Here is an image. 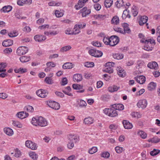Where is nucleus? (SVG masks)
Here are the masks:
<instances>
[{
  "label": "nucleus",
  "mask_w": 160,
  "mask_h": 160,
  "mask_svg": "<svg viewBox=\"0 0 160 160\" xmlns=\"http://www.w3.org/2000/svg\"><path fill=\"white\" fill-rule=\"evenodd\" d=\"M32 123L35 126L44 127L48 124L46 119L42 117H33L32 119Z\"/></svg>",
  "instance_id": "nucleus-1"
},
{
  "label": "nucleus",
  "mask_w": 160,
  "mask_h": 160,
  "mask_svg": "<svg viewBox=\"0 0 160 160\" xmlns=\"http://www.w3.org/2000/svg\"><path fill=\"white\" fill-rule=\"evenodd\" d=\"M110 108H106L103 112L105 114L111 117H116L118 115L117 112L111 106Z\"/></svg>",
  "instance_id": "nucleus-2"
},
{
  "label": "nucleus",
  "mask_w": 160,
  "mask_h": 160,
  "mask_svg": "<svg viewBox=\"0 0 160 160\" xmlns=\"http://www.w3.org/2000/svg\"><path fill=\"white\" fill-rule=\"evenodd\" d=\"M88 53L91 55L95 57H101L103 54L102 52L98 50L94 49H91L89 50Z\"/></svg>",
  "instance_id": "nucleus-3"
},
{
  "label": "nucleus",
  "mask_w": 160,
  "mask_h": 160,
  "mask_svg": "<svg viewBox=\"0 0 160 160\" xmlns=\"http://www.w3.org/2000/svg\"><path fill=\"white\" fill-rule=\"evenodd\" d=\"M114 64L113 62H108L106 63L105 68L104 71L109 73H112L113 71V67Z\"/></svg>",
  "instance_id": "nucleus-4"
},
{
  "label": "nucleus",
  "mask_w": 160,
  "mask_h": 160,
  "mask_svg": "<svg viewBox=\"0 0 160 160\" xmlns=\"http://www.w3.org/2000/svg\"><path fill=\"white\" fill-rule=\"evenodd\" d=\"M118 37L116 36H112L109 38V45L114 46L117 45L119 42Z\"/></svg>",
  "instance_id": "nucleus-5"
},
{
  "label": "nucleus",
  "mask_w": 160,
  "mask_h": 160,
  "mask_svg": "<svg viewBox=\"0 0 160 160\" xmlns=\"http://www.w3.org/2000/svg\"><path fill=\"white\" fill-rule=\"evenodd\" d=\"M47 105L50 107L55 110H58L60 108L59 104L58 102L54 101L48 102Z\"/></svg>",
  "instance_id": "nucleus-6"
},
{
  "label": "nucleus",
  "mask_w": 160,
  "mask_h": 160,
  "mask_svg": "<svg viewBox=\"0 0 160 160\" xmlns=\"http://www.w3.org/2000/svg\"><path fill=\"white\" fill-rule=\"evenodd\" d=\"M37 95L41 98H46L48 94V92L46 90L40 89L37 90L36 92Z\"/></svg>",
  "instance_id": "nucleus-7"
},
{
  "label": "nucleus",
  "mask_w": 160,
  "mask_h": 160,
  "mask_svg": "<svg viewBox=\"0 0 160 160\" xmlns=\"http://www.w3.org/2000/svg\"><path fill=\"white\" fill-rule=\"evenodd\" d=\"M28 48L25 46H21L19 47L17 49V52L19 55L24 54L28 51Z\"/></svg>",
  "instance_id": "nucleus-8"
},
{
  "label": "nucleus",
  "mask_w": 160,
  "mask_h": 160,
  "mask_svg": "<svg viewBox=\"0 0 160 160\" xmlns=\"http://www.w3.org/2000/svg\"><path fill=\"white\" fill-rule=\"evenodd\" d=\"M25 145L26 147L32 150H36L37 148L35 143L29 140H27L26 142Z\"/></svg>",
  "instance_id": "nucleus-9"
},
{
  "label": "nucleus",
  "mask_w": 160,
  "mask_h": 160,
  "mask_svg": "<svg viewBox=\"0 0 160 160\" xmlns=\"http://www.w3.org/2000/svg\"><path fill=\"white\" fill-rule=\"evenodd\" d=\"M147 105V101L146 99L140 100L137 104L138 107L142 109L145 108Z\"/></svg>",
  "instance_id": "nucleus-10"
},
{
  "label": "nucleus",
  "mask_w": 160,
  "mask_h": 160,
  "mask_svg": "<svg viewBox=\"0 0 160 160\" xmlns=\"http://www.w3.org/2000/svg\"><path fill=\"white\" fill-rule=\"evenodd\" d=\"M88 0H79L78 1V5H76L75 6L76 9H79L82 8L85 3H86Z\"/></svg>",
  "instance_id": "nucleus-11"
},
{
  "label": "nucleus",
  "mask_w": 160,
  "mask_h": 160,
  "mask_svg": "<svg viewBox=\"0 0 160 160\" xmlns=\"http://www.w3.org/2000/svg\"><path fill=\"white\" fill-rule=\"evenodd\" d=\"M117 70L118 74L120 77H124L126 76V72L121 67H118Z\"/></svg>",
  "instance_id": "nucleus-12"
},
{
  "label": "nucleus",
  "mask_w": 160,
  "mask_h": 160,
  "mask_svg": "<svg viewBox=\"0 0 160 160\" xmlns=\"http://www.w3.org/2000/svg\"><path fill=\"white\" fill-rule=\"evenodd\" d=\"M28 113L24 111L20 112L16 114V116L18 118L23 119L26 118L28 116Z\"/></svg>",
  "instance_id": "nucleus-13"
},
{
  "label": "nucleus",
  "mask_w": 160,
  "mask_h": 160,
  "mask_svg": "<svg viewBox=\"0 0 160 160\" xmlns=\"http://www.w3.org/2000/svg\"><path fill=\"white\" fill-rule=\"evenodd\" d=\"M124 128L126 129H131L132 127L133 126L132 124L130 123L127 120H124L122 122Z\"/></svg>",
  "instance_id": "nucleus-14"
},
{
  "label": "nucleus",
  "mask_w": 160,
  "mask_h": 160,
  "mask_svg": "<svg viewBox=\"0 0 160 160\" xmlns=\"http://www.w3.org/2000/svg\"><path fill=\"white\" fill-rule=\"evenodd\" d=\"M148 19V18L146 16H141L139 21V24L141 26L143 25L147 22Z\"/></svg>",
  "instance_id": "nucleus-15"
},
{
  "label": "nucleus",
  "mask_w": 160,
  "mask_h": 160,
  "mask_svg": "<svg viewBox=\"0 0 160 160\" xmlns=\"http://www.w3.org/2000/svg\"><path fill=\"white\" fill-rule=\"evenodd\" d=\"M112 106V108H113L116 110H121L123 109L124 106L121 104H115L111 105Z\"/></svg>",
  "instance_id": "nucleus-16"
},
{
  "label": "nucleus",
  "mask_w": 160,
  "mask_h": 160,
  "mask_svg": "<svg viewBox=\"0 0 160 160\" xmlns=\"http://www.w3.org/2000/svg\"><path fill=\"white\" fill-rule=\"evenodd\" d=\"M46 39L45 37L44 36L36 35L34 37V39L36 41L38 42H42L45 40Z\"/></svg>",
  "instance_id": "nucleus-17"
},
{
  "label": "nucleus",
  "mask_w": 160,
  "mask_h": 160,
  "mask_svg": "<svg viewBox=\"0 0 160 160\" xmlns=\"http://www.w3.org/2000/svg\"><path fill=\"white\" fill-rule=\"evenodd\" d=\"M119 23V18L117 16H114L111 20V23L114 25H117Z\"/></svg>",
  "instance_id": "nucleus-18"
},
{
  "label": "nucleus",
  "mask_w": 160,
  "mask_h": 160,
  "mask_svg": "<svg viewBox=\"0 0 160 160\" xmlns=\"http://www.w3.org/2000/svg\"><path fill=\"white\" fill-rule=\"evenodd\" d=\"M148 67L151 69H157L158 68V64L155 62H149L148 64Z\"/></svg>",
  "instance_id": "nucleus-19"
},
{
  "label": "nucleus",
  "mask_w": 160,
  "mask_h": 160,
  "mask_svg": "<svg viewBox=\"0 0 160 160\" xmlns=\"http://www.w3.org/2000/svg\"><path fill=\"white\" fill-rule=\"evenodd\" d=\"M4 131L5 133L9 136H12L13 134V130L12 129L9 128H4Z\"/></svg>",
  "instance_id": "nucleus-20"
},
{
  "label": "nucleus",
  "mask_w": 160,
  "mask_h": 160,
  "mask_svg": "<svg viewBox=\"0 0 160 160\" xmlns=\"http://www.w3.org/2000/svg\"><path fill=\"white\" fill-rule=\"evenodd\" d=\"M12 44L13 41L11 39L5 40L2 43V45L5 47L9 46L12 45Z\"/></svg>",
  "instance_id": "nucleus-21"
},
{
  "label": "nucleus",
  "mask_w": 160,
  "mask_h": 160,
  "mask_svg": "<svg viewBox=\"0 0 160 160\" xmlns=\"http://www.w3.org/2000/svg\"><path fill=\"white\" fill-rule=\"evenodd\" d=\"M156 84L153 82H151L148 85V90L151 91L155 89L156 87Z\"/></svg>",
  "instance_id": "nucleus-22"
},
{
  "label": "nucleus",
  "mask_w": 160,
  "mask_h": 160,
  "mask_svg": "<svg viewBox=\"0 0 160 160\" xmlns=\"http://www.w3.org/2000/svg\"><path fill=\"white\" fill-rule=\"evenodd\" d=\"M12 9V7L8 5L7 6H5L3 7L1 9V12H10Z\"/></svg>",
  "instance_id": "nucleus-23"
},
{
  "label": "nucleus",
  "mask_w": 160,
  "mask_h": 160,
  "mask_svg": "<svg viewBox=\"0 0 160 160\" xmlns=\"http://www.w3.org/2000/svg\"><path fill=\"white\" fill-rule=\"evenodd\" d=\"M19 60L21 62L24 63L29 61L30 58V57L24 56L20 57L19 58Z\"/></svg>",
  "instance_id": "nucleus-24"
},
{
  "label": "nucleus",
  "mask_w": 160,
  "mask_h": 160,
  "mask_svg": "<svg viewBox=\"0 0 160 160\" xmlns=\"http://www.w3.org/2000/svg\"><path fill=\"white\" fill-rule=\"evenodd\" d=\"M113 58L118 60L121 59L123 58L124 56L122 54L120 53H115L113 55Z\"/></svg>",
  "instance_id": "nucleus-25"
},
{
  "label": "nucleus",
  "mask_w": 160,
  "mask_h": 160,
  "mask_svg": "<svg viewBox=\"0 0 160 160\" xmlns=\"http://www.w3.org/2000/svg\"><path fill=\"white\" fill-rule=\"evenodd\" d=\"M119 87H117L115 85H113L108 88V90L110 92H113L117 91L119 88Z\"/></svg>",
  "instance_id": "nucleus-26"
},
{
  "label": "nucleus",
  "mask_w": 160,
  "mask_h": 160,
  "mask_svg": "<svg viewBox=\"0 0 160 160\" xmlns=\"http://www.w3.org/2000/svg\"><path fill=\"white\" fill-rule=\"evenodd\" d=\"M141 42L142 43H150V44L152 43L155 44V41L152 39H149L148 40H145L144 39H142L141 40Z\"/></svg>",
  "instance_id": "nucleus-27"
},
{
  "label": "nucleus",
  "mask_w": 160,
  "mask_h": 160,
  "mask_svg": "<svg viewBox=\"0 0 160 160\" xmlns=\"http://www.w3.org/2000/svg\"><path fill=\"white\" fill-rule=\"evenodd\" d=\"M93 119L90 117L85 118L84 120L85 123L87 124H91L93 123Z\"/></svg>",
  "instance_id": "nucleus-28"
},
{
  "label": "nucleus",
  "mask_w": 160,
  "mask_h": 160,
  "mask_svg": "<svg viewBox=\"0 0 160 160\" xmlns=\"http://www.w3.org/2000/svg\"><path fill=\"white\" fill-rule=\"evenodd\" d=\"M7 65V64L6 63H0V72H5L6 71V70L4 68L6 67Z\"/></svg>",
  "instance_id": "nucleus-29"
},
{
  "label": "nucleus",
  "mask_w": 160,
  "mask_h": 160,
  "mask_svg": "<svg viewBox=\"0 0 160 160\" xmlns=\"http://www.w3.org/2000/svg\"><path fill=\"white\" fill-rule=\"evenodd\" d=\"M113 4L112 0H105L104 5L106 8H110Z\"/></svg>",
  "instance_id": "nucleus-30"
},
{
  "label": "nucleus",
  "mask_w": 160,
  "mask_h": 160,
  "mask_svg": "<svg viewBox=\"0 0 160 160\" xmlns=\"http://www.w3.org/2000/svg\"><path fill=\"white\" fill-rule=\"evenodd\" d=\"M123 27L124 29V30H123V34H125L126 33H129L130 32L131 30L127 24H124Z\"/></svg>",
  "instance_id": "nucleus-31"
},
{
  "label": "nucleus",
  "mask_w": 160,
  "mask_h": 160,
  "mask_svg": "<svg viewBox=\"0 0 160 160\" xmlns=\"http://www.w3.org/2000/svg\"><path fill=\"white\" fill-rule=\"evenodd\" d=\"M12 124L13 126L19 128H21L22 127V124L17 121L13 120Z\"/></svg>",
  "instance_id": "nucleus-32"
},
{
  "label": "nucleus",
  "mask_w": 160,
  "mask_h": 160,
  "mask_svg": "<svg viewBox=\"0 0 160 160\" xmlns=\"http://www.w3.org/2000/svg\"><path fill=\"white\" fill-rule=\"evenodd\" d=\"M73 67L72 63L70 62H66L62 66V68L64 69L72 68Z\"/></svg>",
  "instance_id": "nucleus-33"
},
{
  "label": "nucleus",
  "mask_w": 160,
  "mask_h": 160,
  "mask_svg": "<svg viewBox=\"0 0 160 160\" xmlns=\"http://www.w3.org/2000/svg\"><path fill=\"white\" fill-rule=\"evenodd\" d=\"M72 47L70 45H67L64 46L60 49V51L62 52H67Z\"/></svg>",
  "instance_id": "nucleus-34"
},
{
  "label": "nucleus",
  "mask_w": 160,
  "mask_h": 160,
  "mask_svg": "<svg viewBox=\"0 0 160 160\" xmlns=\"http://www.w3.org/2000/svg\"><path fill=\"white\" fill-rule=\"evenodd\" d=\"M138 135L143 139L147 137L146 133L143 131L140 130L138 132Z\"/></svg>",
  "instance_id": "nucleus-35"
},
{
  "label": "nucleus",
  "mask_w": 160,
  "mask_h": 160,
  "mask_svg": "<svg viewBox=\"0 0 160 160\" xmlns=\"http://www.w3.org/2000/svg\"><path fill=\"white\" fill-rule=\"evenodd\" d=\"M115 4L117 7L118 8H120L124 5L123 0H117L115 3Z\"/></svg>",
  "instance_id": "nucleus-36"
},
{
  "label": "nucleus",
  "mask_w": 160,
  "mask_h": 160,
  "mask_svg": "<svg viewBox=\"0 0 160 160\" xmlns=\"http://www.w3.org/2000/svg\"><path fill=\"white\" fill-rule=\"evenodd\" d=\"M79 29V28H78V25H75L74 28H73L72 32V34L76 35L79 33L80 32Z\"/></svg>",
  "instance_id": "nucleus-37"
},
{
  "label": "nucleus",
  "mask_w": 160,
  "mask_h": 160,
  "mask_svg": "<svg viewBox=\"0 0 160 160\" xmlns=\"http://www.w3.org/2000/svg\"><path fill=\"white\" fill-rule=\"evenodd\" d=\"M130 15L129 14L127 10L124 11L122 16V18L123 19H125L126 18H130Z\"/></svg>",
  "instance_id": "nucleus-38"
},
{
  "label": "nucleus",
  "mask_w": 160,
  "mask_h": 160,
  "mask_svg": "<svg viewBox=\"0 0 160 160\" xmlns=\"http://www.w3.org/2000/svg\"><path fill=\"white\" fill-rule=\"evenodd\" d=\"M73 80H82V76L79 74H75L73 76Z\"/></svg>",
  "instance_id": "nucleus-39"
},
{
  "label": "nucleus",
  "mask_w": 160,
  "mask_h": 160,
  "mask_svg": "<svg viewBox=\"0 0 160 160\" xmlns=\"http://www.w3.org/2000/svg\"><path fill=\"white\" fill-rule=\"evenodd\" d=\"M131 115L133 117L137 118H141V116L140 113L137 112H132Z\"/></svg>",
  "instance_id": "nucleus-40"
},
{
  "label": "nucleus",
  "mask_w": 160,
  "mask_h": 160,
  "mask_svg": "<svg viewBox=\"0 0 160 160\" xmlns=\"http://www.w3.org/2000/svg\"><path fill=\"white\" fill-rule=\"evenodd\" d=\"M21 13L19 11H17L15 13V16L18 19H24L25 18L21 16Z\"/></svg>",
  "instance_id": "nucleus-41"
},
{
  "label": "nucleus",
  "mask_w": 160,
  "mask_h": 160,
  "mask_svg": "<svg viewBox=\"0 0 160 160\" xmlns=\"http://www.w3.org/2000/svg\"><path fill=\"white\" fill-rule=\"evenodd\" d=\"M25 111H26L28 112H32L34 110L33 108L30 106H27L24 108Z\"/></svg>",
  "instance_id": "nucleus-42"
},
{
  "label": "nucleus",
  "mask_w": 160,
  "mask_h": 160,
  "mask_svg": "<svg viewBox=\"0 0 160 160\" xmlns=\"http://www.w3.org/2000/svg\"><path fill=\"white\" fill-rule=\"evenodd\" d=\"M78 105L81 107H85L87 106V103L85 101L81 100L78 102Z\"/></svg>",
  "instance_id": "nucleus-43"
},
{
  "label": "nucleus",
  "mask_w": 160,
  "mask_h": 160,
  "mask_svg": "<svg viewBox=\"0 0 160 160\" xmlns=\"http://www.w3.org/2000/svg\"><path fill=\"white\" fill-rule=\"evenodd\" d=\"M30 157L32 159L35 160L38 158V155L34 152H30L29 153Z\"/></svg>",
  "instance_id": "nucleus-44"
},
{
  "label": "nucleus",
  "mask_w": 160,
  "mask_h": 160,
  "mask_svg": "<svg viewBox=\"0 0 160 160\" xmlns=\"http://www.w3.org/2000/svg\"><path fill=\"white\" fill-rule=\"evenodd\" d=\"M73 89L76 90H80L82 88V86L77 84H73L72 85Z\"/></svg>",
  "instance_id": "nucleus-45"
},
{
  "label": "nucleus",
  "mask_w": 160,
  "mask_h": 160,
  "mask_svg": "<svg viewBox=\"0 0 160 160\" xmlns=\"http://www.w3.org/2000/svg\"><path fill=\"white\" fill-rule=\"evenodd\" d=\"M94 65V63L93 62H87L84 63L85 66L88 68L92 67Z\"/></svg>",
  "instance_id": "nucleus-46"
},
{
  "label": "nucleus",
  "mask_w": 160,
  "mask_h": 160,
  "mask_svg": "<svg viewBox=\"0 0 160 160\" xmlns=\"http://www.w3.org/2000/svg\"><path fill=\"white\" fill-rule=\"evenodd\" d=\"M97 150V148L96 147H93L89 149L88 152L91 154H93L96 152Z\"/></svg>",
  "instance_id": "nucleus-47"
},
{
  "label": "nucleus",
  "mask_w": 160,
  "mask_h": 160,
  "mask_svg": "<svg viewBox=\"0 0 160 160\" xmlns=\"http://www.w3.org/2000/svg\"><path fill=\"white\" fill-rule=\"evenodd\" d=\"M18 33L17 32L13 31L8 33V35L10 37H14L18 35Z\"/></svg>",
  "instance_id": "nucleus-48"
},
{
  "label": "nucleus",
  "mask_w": 160,
  "mask_h": 160,
  "mask_svg": "<svg viewBox=\"0 0 160 160\" xmlns=\"http://www.w3.org/2000/svg\"><path fill=\"white\" fill-rule=\"evenodd\" d=\"M15 154L14 155V156L17 158L20 157L22 155V153L21 151L18 149H16L15 151Z\"/></svg>",
  "instance_id": "nucleus-49"
},
{
  "label": "nucleus",
  "mask_w": 160,
  "mask_h": 160,
  "mask_svg": "<svg viewBox=\"0 0 160 160\" xmlns=\"http://www.w3.org/2000/svg\"><path fill=\"white\" fill-rule=\"evenodd\" d=\"M55 14L56 17L58 18L61 17L63 15V13L62 12H61L59 11L58 10L55 11Z\"/></svg>",
  "instance_id": "nucleus-50"
},
{
  "label": "nucleus",
  "mask_w": 160,
  "mask_h": 160,
  "mask_svg": "<svg viewBox=\"0 0 160 160\" xmlns=\"http://www.w3.org/2000/svg\"><path fill=\"white\" fill-rule=\"evenodd\" d=\"M110 156V154L108 152H103L101 154V157L104 158H108Z\"/></svg>",
  "instance_id": "nucleus-51"
},
{
  "label": "nucleus",
  "mask_w": 160,
  "mask_h": 160,
  "mask_svg": "<svg viewBox=\"0 0 160 160\" xmlns=\"http://www.w3.org/2000/svg\"><path fill=\"white\" fill-rule=\"evenodd\" d=\"M115 149L117 153H120L124 151L123 148L119 146H117L115 148Z\"/></svg>",
  "instance_id": "nucleus-52"
},
{
  "label": "nucleus",
  "mask_w": 160,
  "mask_h": 160,
  "mask_svg": "<svg viewBox=\"0 0 160 160\" xmlns=\"http://www.w3.org/2000/svg\"><path fill=\"white\" fill-rule=\"evenodd\" d=\"M160 152V150L154 149L153 151L150 152V153L151 155L153 156L156 155Z\"/></svg>",
  "instance_id": "nucleus-53"
},
{
  "label": "nucleus",
  "mask_w": 160,
  "mask_h": 160,
  "mask_svg": "<svg viewBox=\"0 0 160 160\" xmlns=\"http://www.w3.org/2000/svg\"><path fill=\"white\" fill-rule=\"evenodd\" d=\"M135 80H146L145 77L143 75L138 76L134 78Z\"/></svg>",
  "instance_id": "nucleus-54"
},
{
  "label": "nucleus",
  "mask_w": 160,
  "mask_h": 160,
  "mask_svg": "<svg viewBox=\"0 0 160 160\" xmlns=\"http://www.w3.org/2000/svg\"><path fill=\"white\" fill-rule=\"evenodd\" d=\"M48 5L49 6H59V5L61 4V3L58 2L56 3L53 1L51 2L48 3Z\"/></svg>",
  "instance_id": "nucleus-55"
},
{
  "label": "nucleus",
  "mask_w": 160,
  "mask_h": 160,
  "mask_svg": "<svg viewBox=\"0 0 160 160\" xmlns=\"http://www.w3.org/2000/svg\"><path fill=\"white\" fill-rule=\"evenodd\" d=\"M144 66V62L142 61L139 62L138 63L137 66H136V68L138 69H139L140 68H143Z\"/></svg>",
  "instance_id": "nucleus-56"
},
{
  "label": "nucleus",
  "mask_w": 160,
  "mask_h": 160,
  "mask_svg": "<svg viewBox=\"0 0 160 160\" xmlns=\"http://www.w3.org/2000/svg\"><path fill=\"white\" fill-rule=\"evenodd\" d=\"M46 65L48 67H54L56 66L55 64L52 62H48L47 63Z\"/></svg>",
  "instance_id": "nucleus-57"
},
{
  "label": "nucleus",
  "mask_w": 160,
  "mask_h": 160,
  "mask_svg": "<svg viewBox=\"0 0 160 160\" xmlns=\"http://www.w3.org/2000/svg\"><path fill=\"white\" fill-rule=\"evenodd\" d=\"M104 43L106 45H109V38L104 37L103 39Z\"/></svg>",
  "instance_id": "nucleus-58"
},
{
  "label": "nucleus",
  "mask_w": 160,
  "mask_h": 160,
  "mask_svg": "<svg viewBox=\"0 0 160 160\" xmlns=\"http://www.w3.org/2000/svg\"><path fill=\"white\" fill-rule=\"evenodd\" d=\"M12 51V49L10 48H7L3 50L4 53L8 54L11 53Z\"/></svg>",
  "instance_id": "nucleus-59"
},
{
  "label": "nucleus",
  "mask_w": 160,
  "mask_h": 160,
  "mask_svg": "<svg viewBox=\"0 0 160 160\" xmlns=\"http://www.w3.org/2000/svg\"><path fill=\"white\" fill-rule=\"evenodd\" d=\"M92 44L94 46L97 47H100L101 46V44L99 42H98V41H96L95 42H92Z\"/></svg>",
  "instance_id": "nucleus-60"
},
{
  "label": "nucleus",
  "mask_w": 160,
  "mask_h": 160,
  "mask_svg": "<svg viewBox=\"0 0 160 160\" xmlns=\"http://www.w3.org/2000/svg\"><path fill=\"white\" fill-rule=\"evenodd\" d=\"M145 44L143 48V49L146 51H149L152 50L150 47L148 45L147 43H145Z\"/></svg>",
  "instance_id": "nucleus-61"
},
{
  "label": "nucleus",
  "mask_w": 160,
  "mask_h": 160,
  "mask_svg": "<svg viewBox=\"0 0 160 160\" xmlns=\"http://www.w3.org/2000/svg\"><path fill=\"white\" fill-rule=\"evenodd\" d=\"M74 135L73 134H70L68 136V138L69 140V142H73V137H74Z\"/></svg>",
  "instance_id": "nucleus-62"
},
{
  "label": "nucleus",
  "mask_w": 160,
  "mask_h": 160,
  "mask_svg": "<svg viewBox=\"0 0 160 160\" xmlns=\"http://www.w3.org/2000/svg\"><path fill=\"white\" fill-rule=\"evenodd\" d=\"M68 148L69 149H71L74 147V144L73 142H69L67 144Z\"/></svg>",
  "instance_id": "nucleus-63"
},
{
  "label": "nucleus",
  "mask_w": 160,
  "mask_h": 160,
  "mask_svg": "<svg viewBox=\"0 0 160 160\" xmlns=\"http://www.w3.org/2000/svg\"><path fill=\"white\" fill-rule=\"evenodd\" d=\"M8 97L7 95L5 93H0V98L5 99L7 98Z\"/></svg>",
  "instance_id": "nucleus-64"
}]
</instances>
